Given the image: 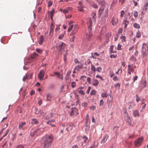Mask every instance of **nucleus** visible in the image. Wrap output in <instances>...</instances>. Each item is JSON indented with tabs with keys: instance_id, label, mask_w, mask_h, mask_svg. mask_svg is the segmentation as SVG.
<instances>
[{
	"instance_id": "63",
	"label": "nucleus",
	"mask_w": 148,
	"mask_h": 148,
	"mask_svg": "<svg viewBox=\"0 0 148 148\" xmlns=\"http://www.w3.org/2000/svg\"><path fill=\"white\" fill-rule=\"evenodd\" d=\"M121 45L120 44H119L118 45L117 49L118 50H121Z\"/></svg>"
},
{
	"instance_id": "35",
	"label": "nucleus",
	"mask_w": 148,
	"mask_h": 148,
	"mask_svg": "<svg viewBox=\"0 0 148 148\" xmlns=\"http://www.w3.org/2000/svg\"><path fill=\"white\" fill-rule=\"evenodd\" d=\"M121 39L122 41L123 42H125L126 41V37L125 36H122L121 37Z\"/></svg>"
},
{
	"instance_id": "1",
	"label": "nucleus",
	"mask_w": 148,
	"mask_h": 148,
	"mask_svg": "<svg viewBox=\"0 0 148 148\" xmlns=\"http://www.w3.org/2000/svg\"><path fill=\"white\" fill-rule=\"evenodd\" d=\"M43 140L44 148H49L50 147L53 141V136L52 135H46L42 137Z\"/></svg>"
},
{
	"instance_id": "12",
	"label": "nucleus",
	"mask_w": 148,
	"mask_h": 148,
	"mask_svg": "<svg viewBox=\"0 0 148 148\" xmlns=\"http://www.w3.org/2000/svg\"><path fill=\"white\" fill-rule=\"evenodd\" d=\"M74 23V21H71L69 23L68 25L69 26L67 32H70L72 30L73 27V24Z\"/></svg>"
},
{
	"instance_id": "14",
	"label": "nucleus",
	"mask_w": 148,
	"mask_h": 148,
	"mask_svg": "<svg viewBox=\"0 0 148 148\" xmlns=\"http://www.w3.org/2000/svg\"><path fill=\"white\" fill-rule=\"evenodd\" d=\"M38 129L36 128H32L31 131L30 135L33 136L38 133Z\"/></svg>"
},
{
	"instance_id": "33",
	"label": "nucleus",
	"mask_w": 148,
	"mask_h": 148,
	"mask_svg": "<svg viewBox=\"0 0 148 148\" xmlns=\"http://www.w3.org/2000/svg\"><path fill=\"white\" fill-rule=\"evenodd\" d=\"M142 84L143 87H145L147 85L146 82L145 80H143L142 82Z\"/></svg>"
},
{
	"instance_id": "17",
	"label": "nucleus",
	"mask_w": 148,
	"mask_h": 148,
	"mask_svg": "<svg viewBox=\"0 0 148 148\" xmlns=\"http://www.w3.org/2000/svg\"><path fill=\"white\" fill-rule=\"evenodd\" d=\"M108 138V136L107 134H106L103 137V138L101 141V144L104 143L106 141Z\"/></svg>"
},
{
	"instance_id": "2",
	"label": "nucleus",
	"mask_w": 148,
	"mask_h": 148,
	"mask_svg": "<svg viewBox=\"0 0 148 148\" xmlns=\"http://www.w3.org/2000/svg\"><path fill=\"white\" fill-rule=\"evenodd\" d=\"M98 4L101 6L98 11V14L99 15L100 17L101 16L103 11L105 8V6L106 5L105 2L103 0H96Z\"/></svg>"
},
{
	"instance_id": "38",
	"label": "nucleus",
	"mask_w": 148,
	"mask_h": 148,
	"mask_svg": "<svg viewBox=\"0 0 148 148\" xmlns=\"http://www.w3.org/2000/svg\"><path fill=\"white\" fill-rule=\"evenodd\" d=\"M55 12V10L54 9H53L51 11V18L52 20L53 19V14Z\"/></svg>"
},
{
	"instance_id": "61",
	"label": "nucleus",
	"mask_w": 148,
	"mask_h": 148,
	"mask_svg": "<svg viewBox=\"0 0 148 148\" xmlns=\"http://www.w3.org/2000/svg\"><path fill=\"white\" fill-rule=\"evenodd\" d=\"M78 10L79 11L81 12H83L84 11V10L83 9V8H81V7L79 6H78Z\"/></svg>"
},
{
	"instance_id": "19",
	"label": "nucleus",
	"mask_w": 148,
	"mask_h": 148,
	"mask_svg": "<svg viewBox=\"0 0 148 148\" xmlns=\"http://www.w3.org/2000/svg\"><path fill=\"white\" fill-rule=\"evenodd\" d=\"M133 114L134 117L138 116L139 115V112L137 110L133 111Z\"/></svg>"
},
{
	"instance_id": "28",
	"label": "nucleus",
	"mask_w": 148,
	"mask_h": 148,
	"mask_svg": "<svg viewBox=\"0 0 148 148\" xmlns=\"http://www.w3.org/2000/svg\"><path fill=\"white\" fill-rule=\"evenodd\" d=\"M91 6L95 8H97L98 7V6L95 3H90Z\"/></svg>"
},
{
	"instance_id": "50",
	"label": "nucleus",
	"mask_w": 148,
	"mask_h": 148,
	"mask_svg": "<svg viewBox=\"0 0 148 148\" xmlns=\"http://www.w3.org/2000/svg\"><path fill=\"white\" fill-rule=\"evenodd\" d=\"M117 57V55H116L112 54L110 56V57L111 58H116Z\"/></svg>"
},
{
	"instance_id": "59",
	"label": "nucleus",
	"mask_w": 148,
	"mask_h": 148,
	"mask_svg": "<svg viewBox=\"0 0 148 148\" xmlns=\"http://www.w3.org/2000/svg\"><path fill=\"white\" fill-rule=\"evenodd\" d=\"M136 101L137 102H138L140 100V97L137 95H136Z\"/></svg>"
},
{
	"instance_id": "26",
	"label": "nucleus",
	"mask_w": 148,
	"mask_h": 148,
	"mask_svg": "<svg viewBox=\"0 0 148 148\" xmlns=\"http://www.w3.org/2000/svg\"><path fill=\"white\" fill-rule=\"evenodd\" d=\"M128 70L131 71L132 72L134 71V67L133 66L130 65H128Z\"/></svg>"
},
{
	"instance_id": "36",
	"label": "nucleus",
	"mask_w": 148,
	"mask_h": 148,
	"mask_svg": "<svg viewBox=\"0 0 148 148\" xmlns=\"http://www.w3.org/2000/svg\"><path fill=\"white\" fill-rule=\"evenodd\" d=\"M133 26L135 28L139 29L140 27V25L138 24L134 23L133 25Z\"/></svg>"
},
{
	"instance_id": "40",
	"label": "nucleus",
	"mask_w": 148,
	"mask_h": 148,
	"mask_svg": "<svg viewBox=\"0 0 148 148\" xmlns=\"http://www.w3.org/2000/svg\"><path fill=\"white\" fill-rule=\"evenodd\" d=\"M88 139V138L85 136H84L83 137V140L84 141V142L85 143H86V140Z\"/></svg>"
},
{
	"instance_id": "57",
	"label": "nucleus",
	"mask_w": 148,
	"mask_h": 148,
	"mask_svg": "<svg viewBox=\"0 0 148 148\" xmlns=\"http://www.w3.org/2000/svg\"><path fill=\"white\" fill-rule=\"evenodd\" d=\"M87 81L89 84H90L91 82V78L89 77H88L87 79Z\"/></svg>"
},
{
	"instance_id": "13",
	"label": "nucleus",
	"mask_w": 148,
	"mask_h": 148,
	"mask_svg": "<svg viewBox=\"0 0 148 148\" xmlns=\"http://www.w3.org/2000/svg\"><path fill=\"white\" fill-rule=\"evenodd\" d=\"M45 72L42 70H41L38 75V78L40 80H42L44 78Z\"/></svg>"
},
{
	"instance_id": "23",
	"label": "nucleus",
	"mask_w": 148,
	"mask_h": 148,
	"mask_svg": "<svg viewBox=\"0 0 148 148\" xmlns=\"http://www.w3.org/2000/svg\"><path fill=\"white\" fill-rule=\"evenodd\" d=\"M38 121L36 119H32L31 122V123L33 124H37L38 123Z\"/></svg>"
},
{
	"instance_id": "39",
	"label": "nucleus",
	"mask_w": 148,
	"mask_h": 148,
	"mask_svg": "<svg viewBox=\"0 0 148 148\" xmlns=\"http://www.w3.org/2000/svg\"><path fill=\"white\" fill-rule=\"evenodd\" d=\"M91 70L93 72H94L95 71H96V68L94 66H93L92 64L91 65Z\"/></svg>"
},
{
	"instance_id": "55",
	"label": "nucleus",
	"mask_w": 148,
	"mask_h": 148,
	"mask_svg": "<svg viewBox=\"0 0 148 148\" xmlns=\"http://www.w3.org/2000/svg\"><path fill=\"white\" fill-rule=\"evenodd\" d=\"M28 79V76H27V75H26L23 77V80L24 82H25L26 80Z\"/></svg>"
},
{
	"instance_id": "48",
	"label": "nucleus",
	"mask_w": 148,
	"mask_h": 148,
	"mask_svg": "<svg viewBox=\"0 0 148 148\" xmlns=\"http://www.w3.org/2000/svg\"><path fill=\"white\" fill-rule=\"evenodd\" d=\"M141 36V34L138 30L136 34V37L138 38H139Z\"/></svg>"
},
{
	"instance_id": "41",
	"label": "nucleus",
	"mask_w": 148,
	"mask_h": 148,
	"mask_svg": "<svg viewBox=\"0 0 148 148\" xmlns=\"http://www.w3.org/2000/svg\"><path fill=\"white\" fill-rule=\"evenodd\" d=\"M96 77L97 78H99L100 79H101V80H102V81H103L104 80V79L100 75H97L96 76Z\"/></svg>"
},
{
	"instance_id": "9",
	"label": "nucleus",
	"mask_w": 148,
	"mask_h": 148,
	"mask_svg": "<svg viewBox=\"0 0 148 148\" xmlns=\"http://www.w3.org/2000/svg\"><path fill=\"white\" fill-rule=\"evenodd\" d=\"M108 8H106L104 10V12L103 14L102 19L103 21L104 22H105L106 21V19L108 16Z\"/></svg>"
},
{
	"instance_id": "25",
	"label": "nucleus",
	"mask_w": 148,
	"mask_h": 148,
	"mask_svg": "<svg viewBox=\"0 0 148 148\" xmlns=\"http://www.w3.org/2000/svg\"><path fill=\"white\" fill-rule=\"evenodd\" d=\"M72 129V126L70 125H67L66 128V130L68 132L69 130H71Z\"/></svg>"
},
{
	"instance_id": "45",
	"label": "nucleus",
	"mask_w": 148,
	"mask_h": 148,
	"mask_svg": "<svg viewBox=\"0 0 148 148\" xmlns=\"http://www.w3.org/2000/svg\"><path fill=\"white\" fill-rule=\"evenodd\" d=\"M113 47H114V45H112L110 46V47L109 49L110 53H111V52H112Z\"/></svg>"
},
{
	"instance_id": "30",
	"label": "nucleus",
	"mask_w": 148,
	"mask_h": 148,
	"mask_svg": "<svg viewBox=\"0 0 148 148\" xmlns=\"http://www.w3.org/2000/svg\"><path fill=\"white\" fill-rule=\"evenodd\" d=\"M37 129H38V133L39 134H40L42 133L44 131V129L42 128H40L38 127Z\"/></svg>"
},
{
	"instance_id": "31",
	"label": "nucleus",
	"mask_w": 148,
	"mask_h": 148,
	"mask_svg": "<svg viewBox=\"0 0 148 148\" xmlns=\"http://www.w3.org/2000/svg\"><path fill=\"white\" fill-rule=\"evenodd\" d=\"M38 56V55L37 54H36V53H34L33 55H31V58H32L34 59Z\"/></svg>"
},
{
	"instance_id": "8",
	"label": "nucleus",
	"mask_w": 148,
	"mask_h": 148,
	"mask_svg": "<svg viewBox=\"0 0 148 148\" xmlns=\"http://www.w3.org/2000/svg\"><path fill=\"white\" fill-rule=\"evenodd\" d=\"M79 114L78 109L76 108H71V111L70 113L71 116L76 115Z\"/></svg>"
},
{
	"instance_id": "46",
	"label": "nucleus",
	"mask_w": 148,
	"mask_h": 148,
	"mask_svg": "<svg viewBox=\"0 0 148 148\" xmlns=\"http://www.w3.org/2000/svg\"><path fill=\"white\" fill-rule=\"evenodd\" d=\"M52 5V3L51 1H49L48 2V6L49 7H50Z\"/></svg>"
},
{
	"instance_id": "10",
	"label": "nucleus",
	"mask_w": 148,
	"mask_h": 148,
	"mask_svg": "<svg viewBox=\"0 0 148 148\" xmlns=\"http://www.w3.org/2000/svg\"><path fill=\"white\" fill-rule=\"evenodd\" d=\"M79 27L77 25H75L71 32L70 34V36L74 35L78 31Z\"/></svg>"
},
{
	"instance_id": "20",
	"label": "nucleus",
	"mask_w": 148,
	"mask_h": 148,
	"mask_svg": "<svg viewBox=\"0 0 148 148\" xmlns=\"http://www.w3.org/2000/svg\"><path fill=\"white\" fill-rule=\"evenodd\" d=\"M44 39V38L43 36L42 35L40 37L39 40L38 41L39 44L40 45H41L42 44Z\"/></svg>"
},
{
	"instance_id": "52",
	"label": "nucleus",
	"mask_w": 148,
	"mask_h": 148,
	"mask_svg": "<svg viewBox=\"0 0 148 148\" xmlns=\"http://www.w3.org/2000/svg\"><path fill=\"white\" fill-rule=\"evenodd\" d=\"M96 94V92L95 90H92L90 92V94L91 95H95Z\"/></svg>"
},
{
	"instance_id": "21",
	"label": "nucleus",
	"mask_w": 148,
	"mask_h": 148,
	"mask_svg": "<svg viewBox=\"0 0 148 148\" xmlns=\"http://www.w3.org/2000/svg\"><path fill=\"white\" fill-rule=\"evenodd\" d=\"M83 68V65H81L80 66H77L75 68V70H76V71L78 72L80 71V69H82Z\"/></svg>"
},
{
	"instance_id": "29",
	"label": "nucleus",
	"mask_w": 148,
	"mask_h": 148,
	"mask_svg": "<svg viewBox=\"0 0 148 148\" xmlns=\"http://www.w3.org/2000/svg\"><path fill=\"white\" fill-rule=\"evenodd\" d=\"M77 91L79 94H81L82 95H84V92L81 90H80V88H78L77 89Z\"/></svg>"
},
{
	"instance_id": "15",
	"label": "nucleus",
	"mask_w": 148,
	"mask_h": 148,
	"mask_svg": "<svg viewBox=\"0 0 148 148\" xmlns=\"http://www.w3.org/2000/svg\"><path fill=\"white\" fill-rule=\"evenodd\" d=\"M49 28L50 32L49 33V35L50 36H51L53 34L54 29V26L52 23H51Z\"/></svg>"
},
{
	"instance_id": "27",
	"label": "nucleus",
	"mask_w": 148,
	"mask_h": 148,
	"mask_svg": "<svg viewBox=\"0 0 148 148\" xmlns=\"http://www.w3.org/2000/svg\"><path fill=\"white\" fill-rule=\"evenodd\" d=\"M51 96L50 94H47L46 101H50L51 100Z\"/></svg>"
},
{
	"instance_id": "16",
	"label": "nucleus",
	"mask_w": 148,
	"mask_h": 148,
	"mask_svg": "<svg viewBox=\"0 0 148 148\" xmlns=\"http://www.w3.org/2000/svg\"><path fill=\"white\" fill-rule=\"evenodd\" d=\"M118 22V20L115 17H113L112 18V20H111V23L112 25H116Z\"/></svg>"
},
{
	"instance_id": "42",
	"label": "nucleus",
	"mask_w": 148,
	"mask_h": 148,
	"mask_svg": "<svg viewBox=\"0 0 148 148\" xmlns=\"http://www.w3.org/2000/svg\"><path fill=\"white\" fill-rule=\"evenodd\" d=\"M102 69V68L100 67H98L96 69V70L98 72L100 73L101 72Z\"/></svg>"
},
{
	"instance_id": "3",
	"label": "nucleus",
	"mask_w": 148,
	"mask_h": 148,
	"mask_svg": "<svg viewBox=\"0 0 148 148\" xmlns=\"http://www.w3.org/2000/svg\"><path fill=\"white\" fill-rule=\"evenodd\" d=\"M93 16L91 18H90L89 21L87 23L88 26V29L90 30L92 29V23H95L96 21V15L95 13L93 14Z\"/></svg>"
},
{
	"instance_id": "47",
	"label": "nucleus",
	"mask_w": 148,
	"mask_h": 148,
	"mask_svg": "<svg viewBox=\"0 0 148 148\" xmlns=\"http://www.w3.org/2000/svg\"><path fill=\"white\" fill-rule=\"evenodd\" d=\"M76 86V83L75 82H73L71 83V86L72 88H75Z\"/></svg>"
},
{
	"instance_id": "62",
	"label": "nucleus",
	"mask_w": 148,
	"mask_h": 148,
	"mask_svg": "<svg viewBox=\"0 0 148 148\" xmlns=\"http://www.w3.org/2000/svg\"><path fill=\"white\" fill-rule=\"evenodd\" d=\"M64 34H62L58 38L60 39H62L64 37Z\"/></svg>"
},
{
	"instance_id": "7",
	"label": "nucleus",
	"mask_w": 148,
	"mask_h": 148,
	"mask_svg": "<svg viewBox=\"0 0 148 148\" xmlns=\"http://www.w3.org/2000/svg\"><path fill=\"white\" fill-rule=\"evenodd\" d=\"M88 30L89 31L86 34L84 37V38L85 39V41L87 42V41H88L90 40L91 37L92 35V34L90 32L91 30L88 29Z\"/></svg>"
},
{
	"instance_id": "22",
	"label": "nucleus",
	"mask_w": 148,
	"mask_h": 148,
	"mask_svg": "<svg viewBox=\"0 0 148 148\" xmlns=\"http://www.w3.org/2000/svg\"><path fill=\"white\" fill-rule=\"evenodd\" d=\"M26 123L25 122L20 123L18 126L19 128V129H22L23 126L25 125Z\"/></svg>"
},
{
	"instance_id": "37",
	"label": "nucleus",
	"mask_w": 148,
	"mask_h": 148,
	"mask_svg": "<svg viewBox=\"0 0 148 148\" xmlns=\"http://www.w3.org/2000/svg\"><path fill=\"white\" fill-rule=\"evenodd\" d=\"M108 95L107 93H102L101 94V97L103 98H106Z\"/></svg>"
},
{
	"instance_id": "53",
	"label": "nucleus",
	"mask_w": 148,
	"mask_h": 148,
	"mask_svg": "<svg viewBox=\"0 0 148 148\" xmlns=\"http://www.w3.org/2000/svg\"><path fill=\"white\" fill-rule=\"evenodd\" d=\"M77 138L78 140H83V137L78 136L77 137Z\"/></svg>"
},
{
	"instance_id": "58",
	"label": "nucleus",
	"mask_w": 148,
	"mask_h": 148,
	"mask_svg": "<svg viewBox=\"0 0 148 148\" xmlns=\"http://www.w3.org/2000/svg\"><path fill=\"white\" fill-rule=\"evenodd\" d=\"M69 8H66V9H64L63 11V13L64 14L68 13L69 12L68 11Z\"/></svg>"
},
{
	"instance_id": "32",
	"label": "nucleus",
	"mask_w": 148,
	"mask_h": 148,
	"mask_svg": "<svg viewBox=\"0 0 148 148\" xmlns=\"http://www.w3.org/2000/svg\"><path fill=\"white\" fill-rule=\"evenodd\" d=\"M100 55L99 54L97 53V52H95L94 53L93 55L92 54V57L94 59L96 58V56H98Z\"/></svg>"
},
{
	"instance_id": "49",
	"label": "nucleus",
	"mask_w": 148,
	"mask_h": 148,
	"mask_svg": "<svg viewBox=\"0 0 148 148\" xmlns=\"http://www.w3.org/2000/svg\"><path fill=\"white\" fill-rule=\"evenodd\" d=\"M130 60H133L134 61H136V58L133 56L130 58Z\"/></svg>"
},
{
	"instance_id": "24",
	"label": "nucleus",
	"mask_w": 148,
	"mask_h": 148,
	"mask_svg": "<svg viewBox=\"0 0 148 148\" xmlns=\"http://www.w3.org/2000/svg\"><path fill=\"white\" fill-rule=\"evenodd\" d=\"M123 23L124 25V28H126L127 25L129 24V21L127 19H125L123 21Z\"/></svg>"
},
{
	"instance_id": "5",
	"label": "nucleus",
	"mask_w": 148,
	"mask_h": 148,
	"mask_svg": "<svg viewBox=\"0 0 148 148\" xmlns=\"http://www.w3.org/2000/svg\"><path fill=\"white\" fill-rule=\"evenodd\" d=\"M124 119L126 122H127L129 125H131L132 121L130 117L129 116L128 114L125 112L124 114Z\"/></svg>"
},
{
	"instance_id": "6",
	"label": "nucleus",
	"mask_w": 148,
	"mask_h": 148,
	"mask_svg": "<svg viewBox=\"0 0 148 148\" xmlns=\"http://www.w3.org/2000/svg\"><path fill=\"white\" fill-rule=\"evenodd\" d=\"M65 46L66 45L63 42H61L60 43L59 45L58 48V50L60 51V53L63 52Z\"/></svg>"
},
{
	"instance_id": "18",
	"label": "nucleus",
	"mask_w": 148,
	"mask_h": 148,
	"mask_svg": "<svg viewBox=\"0 0 148 148\" xmlns=\"http://www.w3.org/2000/svg\"><path fill=\"white\" fill-rule=\"evenodd\" d=\"M93 82L92 83V85L95 87L97 86L99 83L98 80L97 79H94L93 80Z\"/></svg>"
},
{
	"instance_id": "43",
	"label": "nucleus",
	"mask_w": 148,
	"mask_h": 148,
	"mask_svg": "<svg viewBox=\"0 0 148 148\" xmlns=\"http://www.w3.org/2000/svg\"><path fill=\"white\" fill-rule=\"evenodd\" d=\"M36 50L37 52L40 53H41L42 52V51L41 49L39 48H37Z\"/></svg>"
},
{
	"instance_id": "4",
	"label": "nucleus",
	"mask_w": 148,
	"mask_h": 148,
	"mask_svg": "<svg viewBox=\"0 0 148 148\" xmlns=\"http://www.w3.org/2000/svg\"><path fill=\"white\" fill-rule=\"evenodd\" d=\"M143 140V138L142 137L138 138L134 141V144L135 146L137 147L140 146L141 145Z\"/></svg>"
},
{
	"instance_id": "51",
	"label": "nucleus",
	"mask_w": 148,
	"mask_h": 148,
	"mask_svg": "<svg viewBox=\"0 0 148 148\" xmlns=\"http://www.w3.org/2000/svg\"><path fill=\"white\" fill-rule=\"evenodd\" d=\"M57 77L61 80L63 79V77L62 75H60V73L58 74V75L57 76Z\"/></svg>"
},
{
	"instance_id": "60",
	"label": "nucleus",
	"mask_w": 148,
	"mask_h": 148,
	"mask_svg": "<svg viewBox=\"0 0 148 148\" xmlns=\"http://www.w3.org/2000/svg\"><path fill=\"white\" fill-rule=\"evenodd\" d=\"M103 99L101 100L100 101L99 105L100 106H103Z\"/></svg>"
},
{
	"instance_id": "11",
	"label": "nucleus",
	"mask_w": 148,
	"mask_h": 148,
	"mask_svg": "<svg viewBox=\"0 0 148 148\" xmlns=\"http://www.w3.org/2000/svg\"><path fill=\"white\" fill-rule=\"evenodd\" d=\"M148 51V46L145 43L143 44L142 51L143 54H145Z\"/></svg>"
},
{
	"instance_id": "44",
	"label": "nucleus",
	"mask_w": 148,
	"mask_h": 148,
	"mask_svg": "<svg viewBox=\"0 0 148 148\" xmlns=\"http://www.w3.org/2000/svg\"><path fill=\"white\" fill-rule=\"evenodd\" d=\"M138 16V13L137 11H134V16L135 18H137Z\"/></svg>"
},
{
	"instance_id": "34",
	"label": "nucleus",
	"mask_w": 148,
	"mask_h": 148,
	"mask_svg": "<svg viewBox=\"0 0 148 148\" xmlns=\"http://www.w3.org/2000/svg\"><path fill=\"white\" fill-rule=\"evenodd\" d=\"M130 106L129 108H131L133 107L134 106V103L133 102H130L128 103Z\"/></svg>"
},
{
	"instance_id": "64",
	"label": "nucleus",
	"mask_w": 148,
	"mask_h": 148,
	"mask_svg": "<svg viewBox=\"0 0 148 148\" xmlns=\"http://www.w3.org/2000/svg\"><path fill=\"white\" fill-rule=\"evenodd\" d=\"M75 38V36H73L71 39H70V41L71 42H73Z\"/></svg>"
},
{
	"instance_id": "54",
	"label": "nucleus",
	"mask_w": 148,
	"mask_h": 148,
	"mask_svg": "<svg viewBox=\"0 0 148 148\" xmlns=\"http://www.w3.org/2000/svg\"><path fill=\"white\" fill-rule=\"evenodd\" d=\"M95 143H94L93 144H92L89 148H96L97 147V145L95 146Z\"/></svg>"
},
{
	"instance_id": "56",
	"label": "nucleus",
	"mask_w": 148,
	"mask_h": 148,
	"mask_svg": "<svg viewBox=\"0 0 148 148\" xmlns=\"http://www.w3.org/2000/svg\"><path fill=\"white\" fill-rule=\"evenodd\" d=\"M68 51V50H67L66 52H65V53L64 54V60L65 61L66 60V56L68 55V53H67V51Z\"/></svg>"
}]
</instances>
